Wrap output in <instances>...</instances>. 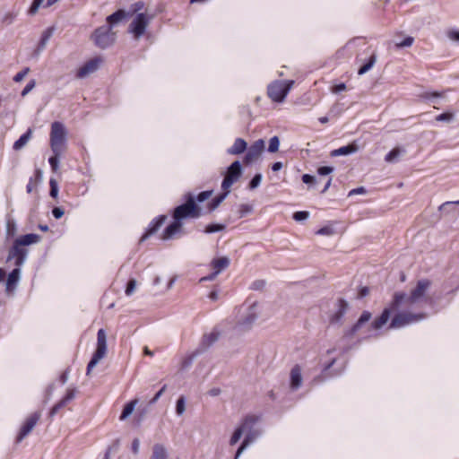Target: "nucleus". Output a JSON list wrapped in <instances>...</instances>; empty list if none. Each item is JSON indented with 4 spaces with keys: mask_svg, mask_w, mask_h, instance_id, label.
<instances>
[{
    "mask_svg": "<svg viewBox=\"0 0 459 459\" xmlns=\"http://www.w3.org/2000/svg\"><path fill=\"white\" fill-rule=\"evenodd\" d=\"M64 210L60 207H55L52 210V214L56 219H60L64 215Z\"/></svg>",
    "mask_w": 459,
    "mask_h": 459,
    "instance_id": "nucleus-55",
    "label": "nucleus"
},
{
    "mask_svg": "<svg viewBox=\"0 0 459 459\" xmlns=\"http://www.w3.org/2000/svg\"><path fill=\"white\" fill-rule=\"evenodd\" d=\"M49 186H50V195L53 197V198H56L57 197V195H58V186H57V182L54 179V178H51L49 180Z\"/></svg>",
    "mask_w": 459,
    "mask_h": 459,
    "instance_id": "nucleus-43",
    "label": "nucleus"
},
{
    "mask_svg": "<svg viewBox=\"0 0 459 459\" xmlns=\"http://www.w3.org/2000/svg\"><path fill=\"white\" fill-rule=\"evenodd\" d=\"M333 171V168L330 166H323L317 169V173L321 176L329 175Z\"/></svg>",
    "mask_w": 459,
    "mask_h": 459,
    "instance_id": "nucleus-47",
    "label": "nucleus"
},
{
    "mask_svg": "<svg viewBox=\"0 0 459 459\" xmlns=\"http://www.w3.org/2000/svg\"><path fill=\"white\" fill-rule=\"evenodd\" d=\"M317 235H333V230L331 227H323L316 231Z\"/></svg>",
    "mask_w": 459,
    "mask_h": 459,
    "instance_id": "nucleus-51",
    "label": "nucleus"
},
{
    "mask_svg": "<svg viewBox=\"0 0 459 459\" xmlns=\"http://www.w3.org/2000/svg\"><path fill=\"white\" fill-rule=\"evenodd\" d=\"M150 22V17L145 13H138L129 26V31L134 34L135 39H139L145 32L146 27Z\"/></svg>",
    "mask_w": 459,
    "mask_h": 459,
    "instance_id": "nucleus-9",
    "label": "nucleus"
},
{
    "mask_svg": "<svg viewBox=\"0 0 459 459\" xmlns=\"http://www.w3.org/2000/svg\"><path fill=\"white\" fill-rule=\"evenodd\" d=\"M139 400L137 398L131 400L128 402L122 411L121 415L119 416L120 420H125L134 410L136 404L138 403Z\"/></svg>",
    "mask_w": 459,
    "mask_h": 459,
    "instance_id": "nucleus-25",
    "label": "nucleus"
},
{
    "mask_svg": "<svg viewBox=\"0 0 459 459\" xmlns=\"http://www.w3.org/2000/svg\"><path fill=\"white\" fill-rule=\"evenodd\" d=\"M428 281H420L410 295L404 292H395L388 307H385L381 315L374 319L371 326L375 330L382 328L390 319L392 313L397 311L400 307H407V310L397 312L388 326L390 329L402 328L407 325L420 321L427 316L422 312L411 311L418 308L425 302V293L429 288Z\"/></svg>",
    "mask_w": 459,
    "mask_h": 459,
    "instance_id": "nucleus-1",
    "label": "nucleus"
},
{
    "mask_svg": "<svg viewBox=\"0 0 459 459\" xmlns=\"http://www.w3.org/2000/svg\"><path fill=\"white\" fill-rule=\"evenodd\" d=\"M440 93L437 92V91H432L431 93V96H432V108H435V109H438V108L436 106V104L437 103V99L440 97Z\"/></svg>",
    "mask_w": 459,
    "mask_h": 459,
    "instance_id": "nucleus-58",
    "label": "nucleus"
},
{
    "mask_svg": "<svg viewBox=\"0 0 459 459\" xmlns=\"http://www.w3.org/2000/svg\"><path fill=\"white\" fill-rule=\"evenodd\" d=\"M242 176V168L238 160L230 164L227 169L224 178L221 183V189L226 192H230L231 186L238 181Z\"/></svg>",
    "mask_w": 459,
    "mask_h": 459,
    "instance_id": "nucleus-7",
    "label": "nucleus"
},
{
    "mask_svg": "<svg viewBox=\"0 0 459 459\" xmlns=\"http://www.w3.org/2000/svg\"><path fill=\"white\" fill-rule=\"evenodd\" d=\"M247 143L242 138H237L230 148L228 149V153L232 155H238L247 150Z\"/></svg>",
    "mask_w": 459,
    "mask_h": 459,
    "instance_id": "nucleus-20",
    "label": "nucleus"
},
{
    "mask_svg": "<svg viewBox=\"0 0 459 459\" xmlns=\"http://www.w3.org/2000/svg\"><path fill=\"white\" fill-rule=\"evenodd\" d=\"M255 438V435L253 432H249L247 434L242 444L240 445L236 453L235 459H237L241 455V453L249 446L250 443L254 441Z\"/></svg>",
    "mask_w": 459,
    "mask_h": 459,
    "instance_id": "nucleus-27",
    "label": "nucleus"
},
{
    "mask_svg": "<svg viewBox=\"0 0 459 459\" xmlns=\"http://www.w3.org/2000/svg\"><path fill=\"white\" fill-rule=\"evenodd\" d=\"M262 181V175L260 173H257L254 176V178L250 180L248 184V188L250 190H254L256 188Z\"/></svg>",
    "mask_w": 459,
    "mask_h": 459,
    "instance_id": "nucleus-40",
    "label": "nucleus"
},
{
    "mask_svg": "<svg viewBox=\"0 0 459 459\" xmlns=\"http://www.w3.org/2000/svg\"><path fill=\"white\" fill-rule=\"evenodd\" d=\"M132 451L134 454H137L139 451V440L137 438L134 439L132 443Z\"/></svg>",
    "mask_w": 459,
    "mask_h": 459,
    "instance_id": "nucleus-61",
    "label": "nucleus"
},
{
    "mask_svg": "<svg viewBox=\"0 0 459 459\" xmlns=\"http://www.w3.org/2000/svg\"><path fill=\"white\" fill-rule=\"evenodd\" d=\"M345 90H346V85L343 82L336 84V85L333 86V88H332V91L333 93H340L341 91H343Z\"/></svg>",
    "mask_w": 459,
    "mask_h": 459,
    "instance_id": "nucleus-54",
    "label": "nucleus"
},
{
    "mask_svg": "<svg viewBox=\"0 0 459 459\" xmlns=\"http://www.w3.org/2000/svg\"><path fill=\"white\" fill-rule=\"evenodd\" d=\"M448 37L451 40L459 43V30H454L449 31Z\"/></svg>",
    "mask_w": 459,
    "mask_h": 459,
    "instance_id": "nucleus-56",
    "label": "nucleus"
},
{
    "mask_svg": "<svg viewBox=\"0 0 459 459\" xmlns=\"http://www.w3.org/2000/svg\"><path fill=\"white\" fill-rule=\"evenodd\" d=\"M40 237L38 234L30 233L26 235H22L20 238H16L15 241L17 244H20L21 246H28L30 244L37 243L39 240Z\"/></svg>",
    "mask_w": 459,
    "mask_h": 459,
    "instance_id": "nucleus-22",
    "label": "nucleus"
},
{
    "mask_svg": "<svg viewBox=\"0 0 459 459\" xmlns=\"http://www.w3.org/2000/svg\"><path fill=\"white\" fill-rule=\"evenodd\" d=\"M376 61H377L376 53L373 51H370V55L368 56V61L359 68L358 74L362 75V74H366L367 72H368L373 67Z\"/></svg>",
    "mask_w": 459,
    "mask_h": 459,
    "instance_id": "nucleus-23",
    "label": "nucleus"
},
{
    "mask_svg": "<svg viewBox=\"0 0 459 459\" xmlns=\"http://www.w3.org/2000/svg\"><path fill=\"white\" fill-rule=\"evenodd\" d=\"M370 318H371V313L368 311H363L362 314L360 315L359 320L357 321V323L351 328L349 335H351V336L354 335L359 331L360 326L363 324L369 321Z\"/></svg>",
    "mask_w": 459,
    "mask_h": 459,
    "instance_id": "nucleus-21",
    "label": "nucleus"
},
{
    "mask_svg": "<svg viewBox=\"0 0 459 459\" xmlns=\"http://www.w3.org/2000/svg\"><path fill=\"white\" fill-rule=\"evenodd\" d=\"M258 420L259 418L255 415H247L243 419L240 426L235 429L233 435L231 436L230 440V446L236 445L242 437V434L245 431L250 430L252 427L258 421Z\"/></svg>",
    "mask_w": 459,
    "mask_h": 459,
    "instance_id": "nucleus-8",
    "label": "nucleus"
},
{
    "mask_svg": "<svg viewBox=\"0 0 459 459\" xmlns=\"http://www.w3.org/2000/svg\"><path fill=\"white\" fill-rule=\"evenodd\" d=\"M280 140L278 136H273L269 141L268 152H276L279 150Z\"/></svg>",
    "mask_w": 459,
    "mask_h": 459,
    "instance_id": "nucleus-38",
    "label": "nucleus"
},
{
    "mask_svg": "<svg viewBox=\"0 0 459 459\" xmlns=\"http://www.w3.org/2000/svg\"><path fill=\"white\" fill-rule=\"evenodd\" d=\"M414 42V39L411 36H407L403 41L395 43L396 48L411 47Z\"/></svg>",
    "mask_w": 459,
    "mask_h": 459,
    "instance_id": "nucleus-41",
    "label": "nucleus"
},
{
    "mask_svg": "<svg viewBox=\"0 0 459 459\" xmlns=\"http://www.w3.org/2000/svg\"><path fill=\"white\" fill-rule=\"evenodd\" d=\"M15 18H16V14H15V13H6V14L4 16V18H3V22H4V24L9 25V24H11V23L14 21V19H15Z\"/></svg>",
    "mask_w": 459,
    "mask_h": 459,
    "instance_id": "nucleus-49",
    "label": "nucleus"
},
{
    "mask_svg": "<svg viewBox=\"0 0 459 459\" xmlns=\"http://www.w3.org/2000/svg\"><path fill=\"white\" fill-rule=\"evenodd\" d=\"M44 2L45 0H33L30 6L27 10V14L30 16H34L38 13L39 9L41 6L47 8L44 4Z\"/></svg>",
    "mask_w": 459,
    "mask_h": 459,
    "instance_id": "nucleus-31",
    "label": "nucleus"
},
{
    "mask_svg": "<svg viewBox=\"0 0 459 459\" xmlns=\"http://www.w3.org/2000/svg\"><path fill=\"white\" fill-rule=\"evenodd\" d=\"M358 151V146L355 143L348 144L346 146H342L334 151H333L332 155L340 156V155H348Z\"/></svg>",
    "mask_w": 459,
    "mask_h": 459,
    "instance_id": "nucleus-24",
    "label": "nucleus"
},
{
    "mask_svg": "<svg viewBox=\"0 0 459 459\" xmlns=\"http://www.w3.org/2000/svg\"><path fill=\"white\" fill-rule=\"evenodd\" d=\"M212 194V191H210V190L201 192L197 195L196 200H197V202L202 203V202L207 200L208 198H210Z\"/></svg>",
    "mask_w": 459,
    "mask_h": 459,
    "instance_id": "nucleus-48",
    "label": "nucleus"
},
{
    "mask_svg": "<svg viewBox=\"0 0 459 459\" xmlns=\"http://www.w3.org/2000/svg\"><path fill=\"white\" fill-rule=\"evenodd\" d=\"M368 293H369L368 288V287H363V288L360 289L359 295V297L362 298V297L367 296Z\"/></svg>",
    "mask_w": 459,
    "mask_h": 459,
    "instance_id": "nucleus-64",
    "label": "nucleus"
},
{
    "mask_svg": "<svg viewBox=\"0 0 459 459\" xmlns=\"http://www.w3.org/2000/svg\"><path fill=\"white\" fill-rule=\"evenodd\" d=\"M453 204H459V201L446 202L439 206V211H444L447 206H452Z\"/></svg>",
    "mask_w": 459,
    "mask_h": 459,
    "instance_id": "nucleus-62",
    "label": "nucleus"
},
{
    "mask_svg": "<svg viewBox=\"0 0 459 459\" xmlns=\"http://www.w3.org/2000/svg\"><path fill=\"white\" fill-rule=\"evenodd\" d=\"M365 193H366L365 188L360 186V187H358V188L351 190L350 193H349V195H359V194H365Z\"/></svg>",
    "mask_w": 459,
    "mask_h": 459,
    "instance_id": "nucleus-60",
    "label": "nucleus"
},
{
    "mask_svg": "<svg viewBox=\"0 0 459 459\" xmlns=\"http://www.w3.org/2000/svg\"><path fill=\"white\" fill-rule=\"evenodd\" d=\"M27 250L22 246L17 244V242L14 241L13 247L9 251L8 260L14 258L15 265L21 266L25 260Z\"/></svg>",
    "mask_w": 459,
    "mask_h": 459,
    "instance_id": "nucleus-14",
    "label": "nucleus"
},
{
    "mask_svg": "<svg viewBox=\"0 0 459 459\" xmlns=\"http://www.w3.org/2000/svg\"><path fill=\"white\" fill-rule=\"evenodd\" d=\"M36 186H37V182L32 178H30L29 180V183L27 184V186H26L27 192L31 193L33 188L36 187Z\"/></svg>",
    "mask_w": 459,
    "mask_h": 459,
    "instance_id": "nucleus-59",
    "label": "nucleus"
},
{
    "mask_svg": "<svg viewBox=\"0 0 459 459\" xmlns=\"http://www.w3.org/2000/svg\"><path fill=\"white\" fill-rule=\"evenodd\" d=\"M290 386L292 390H297L301 386L302 384V375H301V368L299 365H295L290 373Z\"/></svg>",
    "mask_w": 459,
    "mask_h": 459,
    "instance_id": "nucleus-17",
    "label": "nucleus"
},
{
    "mask_svg": "<svg viewBox=\"0 0 459 459\" xmlns=\"http://www.w3.org/2000/svg\"><path fill=\"white\" fill-rule=\"evenodd\" d=\"M302 181L305 183V184H312V183H315L316 181V178L314 176H311L309 174H304L302 176Z\"/></svg>",
    "mask_w": 459,
    "mask_h": 459,
    "instance_id": "nucleus-57",
    "label": "nucleus"
},
{
    "mask_svg": "<svg viewBox=\"0 0 459 459\" xmlns=\"http://www.w3.org/2000/svg\"><path fill=\"white\" fill-rule=\"evenodd\" d=\"M30 72L29 67H25L23 70L16 74L13 77V81L16 82H21Z\"/></svg>",
    "mask_w": 459,
    "mask_h": 459,
    "instance_id": "nucleus-45",
    "label": "nucleus"
},
{
    "mask_svg": "<svg viewBox=\"0 0 459 459\" xmlns=\"http://www.w3.org/2000/svg\"><path fill=\"white\" fill-rule=\"evenodd\" d=\"M35 80H31L29 82V83L25 86V88L22 91V96L27 95L34 87H35Z\"/></svg>",
    "mask_w": 459,
    "mask_h": 459,
    "instance_id": "nucleus-50",
    "label": "nucleus"
},
{
    "mask_svg": "<svg viewBox=\"0 0 459 459\" xmlns=\"http://www.w3.org/2000/svg\"><path fill=\"white\" fill-rule=\"evenodd\" d=\"M264 149V140L259 139L254 142L247 151V153L244 157V163L247 165L257 160L261 153L263 152Z\"/></svg>",
    "mask_w": 459,
    "mask_h": 459,
    "instance_id": "nucleus-12",
    "label": "nucleus"
},
{
    "mask_svg": "<svg viewBox=\"0 0 459 459\" xmlns=\"http://www.w3.org/2000/svg\"><path fill=\"white\" fill-rule=\"evenodd\" d=\"M185 399L181 396L177 401L176 411L178 415H181L185 411Z\"/></svg>",
    "mask_w": 459,
    "mask_h": 459,
    "instance_id": "nucleus-44",
    "label": "nucleus"
},
{
    "mask_svg": "<svg viewBox=\"0 0 459 459\" xmlns=\"http://www.w3.org/2000/svg\"><path fill=\"white\" fill-rule=\"evenodd\" d=\"M60 157L61 155H56V153H53V155L48 159V163L53 172H56L58 170Z\"/></svg>",
    "mask_w": 459,
    "mask_h": 459,
    "instance_id": "nucleus-37",
    "label": "nucleus"
},
{
    "mask_svg": "<svg viewBox=\"0 0 459 459\" xmlns=\"http://www.w3.org/2000/svg\"><path fill=\"white\" fill-rule=\"evenodd\" d=\"M54 31L53 27H49L47 30H45L41 35L39 43V48H44L48 39L51 38Z\"/></svg>",
    "mask_w": 459,
    "mask_h": 459,
    "instance_id": "nucleus-35",
    "label": "nucleus"
},
{
    "mask_svg": "<svg viewBox=\"0 0 459 459\" xmlns=\"http://www.w3.org/2000/svg\"><path fill=\"white\" fill-rule=\"evenodd\" d=\"M225 226L222 224H209L205 227V233H214L224 230Z\"/></svg>",
    "mask_w": 459,
    "mask_h": 459,
    "instance_id": "nucleus-39",
    "label": "nucleus"
},
{
    "mask_svg": "<svg viewBox=\"0 0 459 459\" xmlns=\"http://www.w3.org/2000/svg\"><path fill=\"white\" fill-rule=\"evenodd\" d=\"M19 276H20V269L19 268H15L13 269L8 275V278H7V288L10 289L12 288L13 285H15L19 280Z\"/></svg>",
    "mask_w": 459,
    "mask_h": 459,
    "instance_id": "nucleus-33",
    "label": "nucleus"
},
{
    "mask_svg": "<svg viewBox=\"0 0 459 459\" xmlns=\"http://www.w3.org/2000/svg\"><path fill=\"white\" fill-rule=\"evenodd\" d=\"M219 333L217 332H212L208 334L204 335L202 340V345L204 347H209L212 345L214 342L218 340Z\"/></svg>",
    "mask_w": 459,
    "mask_h": 459,
    "instance_id": "nucleus-32",
    "label": "nucleus"
},
{
    "mask_svg": "<svg viewBox=\"0 0 459 459\" xmlns=\"http://www.w3.org/2000/svg\"><path fill=\"white\" fill-rule=\"evenodd\" d=\"M40 419V413L39 412H33L30 414L22 424L20 432L16 437V442H21L24 437H26L33 429V428L36 426L38 421Z\"/></svg>",
    "mask_w": 459,
    "mask_h": 459,
    "instance_id": "nucleus-10",
    "label": "nucleus"
},
{
    "mask_svg": "<svg viewBox=\"0 0 459 459\" xmlns=\"http://www.w3.org/2000/svg\"><path fill=\"white\" fill-rule=\"evenodd\" d=\"M401 154V149L398 147L394 148L390 151L385 157V160L386 162H394L395 161Z\"/></svg>",
    "mask_w": 459,
    "mask_h": 459,
    "instance_id": "nucleus-36",
    "label": "nucleus"
},
{
    "mask_svg": "<svg viewBox=\"0 0 459 459\" xmlns=\"http://www.w3.org/2000/svg\"><path fill=\"white\" fill-rule=\"evenodd\" d=\"M107 353V336L104 329H100L97 333V348L87 366V375L102 359Z\"/></svg>",
    "mask_w": 459,
    "mask_h": 459,
    "instance_id": "nucleus-5",
    "label": "nucleus"
},
{
    "mask_svg": "<svg viewBox=\"0 0 459 459\" xmlns=\"http://www.w3.org/2000/svg\"><path fill=\"white\" fill-rule=\"evenodd\" d=\"M230 265V259L228 257L222 256L213 259L211 262V267L212 269V273L201 279V281H212L213 280L221 271L228 268Z\"/></svg>",
    "mask_w": 459,
    "mask_h": 459,
    "instance_id": "nucleus-13",
    "label": "nucleus"
},
{
    "mask_svg": "<svg viewBox=\"0 0 459 459\" xmlns=\"http://www.w3.org/2000/svg\"><path fill=\"white\" fill-rule=\"evenodd\" d=\"M256 318V316L254 312H250L248 316L246 317L245 321L243 322V325H250Z\"/></svg>",
    "mask_w": 459,
    "mask_h": 459,
    "instance_id": "nucleus-53",
    "label": "nucleus"
},
{
    "mask_svg": "<svg viewBox=\"0 0 459 459\" xmlns=\"http://www.w3.org/2000/svg\"><path fill=\"white\" fill-rule=\"evenodd\" d=\"M136 288V281L134 279H130L127 282L126 288V295L131 296Z\"/></svg>",
    "mask_w": 459,
    "mask_h": 459,
    "instance_id": "nucleus-42",
    "label": "nucleus"
},
{
    "mask_svg": "<svg viewBox=\"0 0 459 459\" xmlns=\"http://www.w3.org/2000/svg\"><path fill=\"white\" fill-rule=\"evenodd\" d=\"M31 137V130L29 129L26 133L20 136V138L14 142L13 149L18 151L22 149L30 139Z\"/></svg>",
    "mask_w": 459,
    "mask_h": 459,
    "instance_id": "nucleus-29",
    "label": "nucleus"
},
{
    "mask_svg": "<svg viewBox=\"0 0 459 459\" xmlns=\"http://www.w3.org/2000/svg\"><path fill=\"white\" fill-rule=\"evenodd\" d=\"M151 459H167V453L162 445H154Z\"/></svg>",
    "mask_w": 459,
    "mask_h": 459,
    "instance_id": "nucleus-30",
    "label": "nucleus"
},
{
    "mask_svg": "<svg viewBox=\"0 0 459 459\" xmlns=\"http://www.w3.org/2000/svg\"><path fill=\"white\" fill-rule=\"evenodd\" d=\"M293 83V81H273L267 86V95L274 102H282Z\"/></svg>",
    "mask_w": 459,
    "mask_h": 459,
    "instance_id": "nucleus-4",
    "label": "nucleus"
},
{
    "mask_svg": "<svg viewBox=\"0 0 459 459\" xmlns=\"http://www.w3.org/2000/svg\"><path fill=\"white\" fill-rule=\"evenodd\" d=\"M49 144L53 153L62 155L66 150V129L65 126L58 121L51 124Z\"/></svg>",
    "mask_w": 459,
    "mask_h": 459,
    "instance_id": "nucleus-2",
    "label": "nucleus"
},
{
    "mask_svg": "<svg viewBox=\"0 0 459 459\" xmlns=\"http://www.w3.org/2000/svg\"><path fill=\"white\" fill-rule=\"evenodd\" d=\"M102 62L103 59L100 56H95L90 59L77 70L76 77L82 79L94 73Z\"/></svg>",
    "mask_w": 459,
    "mask_h": 459,
    "instance_id": "nucleus-11",
    "label": "nucleus"
},
{
    "mask_svg": "<svg viewBox=\"0 0 459 459\" xmlns=\"http://www.w3.org/2000/svg\"><path fill=\"white\" fill-rule=\"evenodd\" d=\"M181 228L182 222L179 220H174V221L164 230L161 238L169 239L173 238L174 235L180 231Z\"/></svg>",
    "mask_w": 459,
    "mask_h": 459,
    "instance_id": "nucleus-19",
    "label": "nucleus"
},
{
    "mask_svg": "<svg viewBox=\"0 0 459 459\" xmlns=\"http://www.w3.org/2000/svg\"><path fill=\"white\" fill-rule=\"evenodd\" d=\"M455 121V112L446 110L443 113L434 116L433 123L435 126H449Z\"/></svg>",
    "mask_w": 459,
    "mask_h": 459,
    "instance_id": "nucleus-15",
    "label": "nucleus"
},
{
    "mask_svg": "<svg viewBox=\"0 0 459 459\" xmlns=\"http://www.w3.org/2000/svg\"><path fill=\"white\" fill-rule=\"evenodd\" d=\"M167 388V385H164L160 390L159 392H157V394L153 396V398L150 401V403L152 404V403H155L159 398L162 395V394L165 392Z\"/></svg>",
    "mask_w": 459,
    "mask_h": 459,
    "instance_id": "nucleus-52",
    "label": "nucleus"
},
{
    "mask_svg": "<svg viewBox=\"0 0 459 459\" xmlns=\"http://www.w3.org/2000/svg\"><path fill=\"white\" fill-rule=\"evenodd\" d=\"M186 203L177 206L173 212L174 220L196 219L202 214L201 207L195 204L194 196L188 193L186 195Z\"/></svg>",
    "mask_w": 459,
    "mask_h": 459,
    "instance_id": "nucleus-3",
    "label": "nucleus"
},
{
    "mask_svg": "<svg viewBox=\"0 0 459 459\" xmlns=\"http://www.w3.org/2000/svg\"><path fill=\"white\" fill-rule=\"evenodd\" d=\"M74 397V394L73 391H68L65 394V396L61 399L56 404L53 406L51 409V414L54 415L58 411L59 409L64 407L70 400H72Z\"/></svg>",
    "mask_w": 459,
    "mask_h": 459,
    "instance_id": "nucleus-26",
    "label": "nucleus"
},
{
    "mask_svg": "<svg viewBox=\"0 0 459 459\" xmlns=\"http://www.w3.org/2000/svg\"><path fill=\"white\" fill-rule=\"evenodd\" d=\"M126 12L122 9H119V10L116 11L115 13H113L112 14H110L109 16H108L107 22L110 25L116 24V23L121 22L126 17Z\"/></svg>",
    "mask_w": 459,
    "mask_h": 459,
    "instance_id": "nucleus-28",
    "label": "nucleus"
},
{
    "mask_svg": "<svg viewBox=\"0 0 459 459\" xmlns=\"http://www.w3.org/2000/svg\"><path fill=\"white\" fill-rule=\"evenodd\" d=\"M91 39L98 48H106L114 43L115 33L110 26H100L94 30Z\"/></svg>",
    "mask_w": 459,
    "mask_h": 459,
    "instance_id": "nucleus-6",
    "label": "nucleus"
},
{
    "mask_svg": "<svg viewBox=\"0 0 459 459\" xmlns=\"http://www.w3.org/2000/svg\"><path fill=\"white\" fill-rule=\"evenodd\" d=\"M308 215H309L308 212H306V211L296 212L293 214V219L295 221H299L306 220L308 217Z\"/></svg>",
    "mask_w": 459,
    "mask_h": 459,
    "instance_id": "nucleus-46",
    "label": "nucleus"
},
{
    "mask_svg": "<svg viewBox=\"0 0 459 459\" xmlns=\"http://www.w3.org/2000/svg\"><path fill=\"white\" fill-rule=\"evenodd\" d=\"M348 308V303L343 299H339L337 301V310L331 316L330 323L335 324L341 321L346 310Z\"/></svg>",
    "mask_w": 459,
    "mask_h": 459,
    "instance_id": "nucleus-18",
    "label": "nucleus"
},
{
    "mask_svg": "<svg viewBox=\"0 0 459 459\" xmlns=\"http://www.w3.org/2000/svg\"><path fill=\"white\" fill-rule=\"evenodd\" d=\"M167 216L160 215L151 221L146 232L142 236L141 241H144L151 235L155 233L165 222Z\"/></svg>",
    "mask_w": 459,
    "mask_h": 459,
    "instance_id": "nucleus-16",
    "label": "nucleus"
},
{
    "mask_svg": "<svg viewBox=\"0 0 459 459\" xmlns=\"http://www.w3.org/2000/svg\"><path fill=\"white\" fill-rule=\"evenodd\" d=\"M230 192H226V191H223L222 194L219 195L218 196L214 197L208 204V209L210 211H212L214 209H216L220 204L225 199V197L227 196V195L229 194Z\"/></svg>",
    "mask_w": 459,
    "mask_h": 459,
    "instance_id": "nucleus-34",
    "label": "nucleus"
},
{
    "mask_svg": "<svg viewBox=\"0 0 459 459\" xmlns=\"http://www.w3.org/2000/svg\"><path fill=\"white\" fill-rule=\"evenodd\" d=\"M281 168H282V163H281V162H280V161L274 162V163L272 165V170H273V171H278V170H280Z\"/></svg>",
    "mask_w": 459,
    "mask_h": 459,
    "instance_id": "nucleus-63",
    "label": "nucleus"
}]
</instances>
